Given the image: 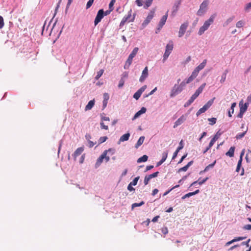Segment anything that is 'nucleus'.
Segmentation results:
<instances>
[{
    "label": "nucleus",
    "instance_id": "9b49d317",
    "mask_svg": "<svg viewBox=\"0 0 251 251\" xmlns=\"http://www.w3.org/2000/svg\"><path fill=\"white\" fill-rule=\"evenodd\" d=\"M174 49V44L172 41H170L165 47V51L164 53L170 54Z\"/></svg>",
    "mask_w": 251,
    "mask_h": 251
},
{
    "label": "nucleus",
    "instance_id": "49530a36",
    "mask_svg": "<svg viewBox=\"0 0 251 251\" xmlns=\"http://www.w3.org/2000/svg\"><path fill=\"white\" fill-rule=\"evenodd\" d=\"M128 73L127 72H124L122 75L121 79H123V80H126V79L128 77Z\"/></svg>",
    "mask_w": 251,
    "mask_h": 251
},
{
    "label": "nucleus",
    "instance_id": "f8f14e48",
    "mask_svg": "<svg viewBox=\"0 0 251 251\" xmlns=\"http://www.w3.org/2000/svg\"><path fill=\"white\" fill-rule=\"evenodd\" d=\"M181 3V0H177L175 1L174 4L173 6L172 15H175L177 12L179 7Z\"/></svg>",
    "mask_w": 251,
    "mask_h": 251
},
{
    "label": "nucleus",
    "instance_id": "864d4df0",
    "mask_svg": "<svg viewBox=\"0 0 251 251\" xmlns=\"http://www.w3.org/2000/svg\"><path fill=\"white\" fill-rule=\"evenodd\" d=\"M244 25V23L242 21H238L236 25V26L237 28L242 27Z\"/></svg>",
    "mask_w": 251,
    "mask_h": 251
},
{
    "label": "nucleus",
    "instance_id": "b1692460",
    "mask_svg": "<svg viewBox=\"0 0 251 251\" xmlns=\"http://www.w3.org/2000/svg\"><path fill=\"white\" fill-rule=\"evenodd\" d=\"M235 149V147H231L229 148L228 151L226 153V155L230 157H233L234 154Z\"/></svg>",
    "mask_w": 251,
    "mask_h": 251
},
{
    "label": "nucleus",
    "instance_id": "bb28decb",
    "mask_svg": "<svg viewBox=\"0 0 251 251\" xmlns=\"http://www.w3.org/2000/svg\"><path fill=\"white\" fill-rule=\"evenodd\" d=\"M132 60L133 59L129 57V56L128 57L126 63H125V64L124 65V69H128L130 66V65L132 63Z\"/></svg>",
    "mask_w": 251,
    "mask_h": 251
},
{
    "label": "nucleus",
    "instance_id": "39448f33",
    "mask_svg": "<svg viewBox=\"0 0 251 251\" xmlns=\"http://www.w3.org/2000/svg\"><path fill=\"white\" fill-rule=\"evenodd\" d=\"M154 12L153 11H151L149 13L147 17L144 20L141 25V29H144L146 26L150 23L151 21L152 20L154 16Z\"/></svg>",
    "mask_w": 251,
    "mask_h": 251
},
{
    "label": "nucleus",
    "instance_id": "6e6d98bb",
    "mask_svg": "<svg viewBox=\"0 0 251 251\" xmlns=\"http://www.w3.org/2000/svg\"><path fill=\"white\" fill-rule=\"evenodd\" d=\"M125 82V80H123V79H120L118 86V88H121L122 87H123V86L124 85Z\"/></svg>",
    "mask_w": 251,
    "mask_h": 251
},
{
    "label": "nucleus",
    "instance_id": "680f3d73",
    "mask_svg": "<svg viewBox=\"0 0 251 251\" xmlns=\"http://www.w3.org/2000/svg\"><path fill=\"white\" fill-rule=\"evenodd\" d=\"M4 26L3 18L1 16H0V29H1Z\"/></svg>",
    "mask_w": 251,
    "mask_h": 251
},
{
    "label": "nucleus",
    "instance_id": "bf43d9fd",
    "mask_svg": "<svg viewBox=\"0 0 251 251\" xmlns=\"http://www.w3.org/2000/svg\"><path fill=\"white\" fill-rule=\"evenodd\" d=\"M159 173V172H154V173H152V174L149 175L148 176L151 179L152 178L157 177L158 176Z\"/></svg>",
    "mask_w": 251,
    "mask_h": 251
},
{
    "label": "nucleus",
    "instance_id": "5701e85b",
    "mask_svg": "<svg viewBox=\"0 0 251 251\" xmlns=\"http://www.w3.org/2000/svg\"><path fill=\"white\" fill-rule=\"evenodd\" d=\"M130 137V133H127L124 135H123L122 136H121L119 141V144H120L122 142H125L126 141L129 139V138Z\"/></svg>",
    "mask_w": 251,
    "mask_h": 251
},
{
    "label": "nucleus",
    "instance_id": "338daca9",
    "mask_svg": "<svg viewBox=\"0 0 251 251\" xmlns=\"http://www.w3.org/2000/svg\"><path fill=\"white\" fill-rule=\"evenodd\" d=\"M195 78L191 75L187 78H186L187 82L189 83L191 82Z\"/></svg>",
    "mask_w": 251,
    "mask_h": 251
},
{
    "label": "nucleus",
    "instance_id": "e433bc0d",
    "mask_svg": "<svg viewBox=\"0 0 251 251\" xmlns=\"http://www.w3.org/2000/svg\"><path fill=\"white\" fill-rule=\"evenodd\" d=\"M145 202L143 201H141L140 203H134L131 205V209H133L135 207H139L144 204Z\"/></svg>",
    "mask_w": 251,
    "mask_h": 251
},
{
    "label": "nucleus",
    "instance_id": "de8ad7c7",
    "mask_svg": "<svg viewBox=\"0 0 251 251\" xmlns=\"http://www.w3.org/2000/svg\"><path fill=\"white\" fill-rule=\"evenodd\" d=\"M151 179V178L150 177V176H146L144 178V183L145 185H147L148 183L150 180Z\"/></svg>",
    "mask_w": 251,
    "mask_h": 251
},
{
    "label": "nucleus",
    "instance_id": "8fccbe9b",
    "mask_svg": "<svg viewBox=\"0 0 251 251\" xmlns=\"http://www.w3.org/2000/svg\"><path fill=\"white\" fill-rule=\"evenodd\" d=\"M144 2H145L144 0H136L135 1L136 4L139 7L143 6Z\"/></svg>",
    "mask_w": 251,
    "mask_h": 251
},
{
    "label": "nucleus",
    "instance_id": "412c9836",
    "mask_svg": "<svg viewBox=\"0 0 251 251\" xmlns=\"http://www.w3.org/2000/svg\"><path fill=\"white\" fill-rule=\"evenodd\" d=\"M104 157H105L104 155H102L101 154L99 156V157L97 159V161H96V164H95V168H98L100 166V165L103 162V160L104 159Z\"/></svg>",
    "mask_w": 251,
    "mask_h": 251
},
{
    "label": "nucleus",
    "instance_id": "72a5a7b5",
    "mask_svg": "<svg viewBox=\"0 0 251 251\" xmlns=\"http://www.w3.org/2000/svg\"><path fill=\"white\" fill-rule=\"evenodd\" d=\"M247 131H248V128H247V129L244 132H243V133H239L237 134L236 135V138L237 140L241 139L243 137H244V136L245 135V134L247 132Z\"/></svg>",
    "mask_w": 251,
    "mask_h": 251
},
{
    "label": "nucleus",
    "instance_id": "9d476101",
    "mask_svg": "<svg viewBox=\"0 0 251 251\" xmlns=\"http://www.w3.org/2000/svg\"><path fill=\"white\" fill-rule=\"evenodd\" d=\"M168 11L166 12L165 15L162 17L161 19H160L157 26L158 30H160L162 28L163 25L165 24V23L168 17Z\"/></svg>",
    "mask_w": 251,
    "mask_h": 251
},
{
    "label": "nucleus",
    "instance_id": "7c9ffc66",
    "mask_svg": "<svg viewBox=\"0 0 251 251\" xmlns=\"http://www.w3.org/2000/svg\"><path fill=\"white\" fill-rule=\"evenodd\" d=\"M236 105V102H233L231 104L230 109L228 111V116L229 117L232 116V114L234 113V108Z\"/></svg>",
    "mask_w": 251,
    "mask_h": 251
},
{
    "label": "nucleus",
    "instance_id": "393cba45",
    "mask_svg": "<svg viewBox=\"0 0 251 251\" xmlns=\"http://www.w3.org/2000/svg\"><path fill=\"white\" fill-rule=\"evenodd\" d=\"M145 137L144 136H141L138 140L137 141V142L135 145V148L137 149L140 146L142 145V144L143 143L144 141L145 140Z\"/></svg>",
    "mask_w": 251,
    "mask_h": 251
},
{
    "label": "nucleus",
    "instance_id": "4d7b16f0",
    "mask_svg": "<svg viewBox=\"0 0 251 251\" xmlns=\"http://www.w3.org/2000/svg\"><path fill=\"white\" fill-rule=\"evenodd\" d=\"M94 0H89L87 2V4H86V9H88L93 4V2H94Z\"/></svg>",
    "mask_w": 251,
    "mask_h": 251
},
{
    "label": "nucleus",
    "instance_id": "1a4fd4ad",
    "mask_svg": "<svg viewBox=\"0 0 251 251\" xmlns=\"http://www.w3.org/2000/svg\"><path fill=\"white\" fill-rule=\"evenodd\" d=\"M187 115H182L174 123V125L173 127L174 128H176L179 125H181L185 121H186L187 119Z\"/></svg>",
    "mask_w": 251,
    "mask_h": 251
},
{
    "label": "nucleus",
    "instance_id": "13d9d810",
    "mask_svg": "<svg viewBox=\"0 0 251 251\" xmlns=\"http://www.w3.org/2000/svg\"><path fill=\"white\" fill-rule=\"evenodd\" d=\"M208 179V177H206L202 180H201V178H199V180H198L199 184L202 185V184L205 183L207 180Z\"/></svg>",
    "mask_w": 251,
    "mask_h": 251
},
{
    "label": "nucleus",
    "instance_id": "c9c22d12",
    "mask_svg": "<svg viewBox=\"0 0 251 251\" xmlns=\"http://www.w3.org/2000/svg\"><path fill=\"white\" fill-rule=\"evenodd\" d=\"M104 72L103 69L100 70L99 72H97V75H96L95 78L96 80H98L101 76L102 75Z\"/></svg>",
    "mask_w": 251,
    "mask_h": 251
},
{
    "label": "nucleus",
    "instance_id": "0eeeda50",
    "mask_svg": "<svg viewBox=\"0 0 251 251\" xmlns=\"http://www.w3.org/2000/svg\"><path fill=\"white\" fill-rule=\"evenodd\" d=\"M104 10L103 9H100L97 14L96 17L95 19L94 24L95 25H97L101 20V19L104 17Z\"/></svg>",
    "mask_w": 251,
    "mask_h": 251
},
{
    "label": "nucleus",
    "instance_id": "79ce46f5",
    "mask_svg": "<svg viewBox=\"0 0 251 251\" xmlns=\"http://www.w3.org/2000/svg\"><path fill=\"white\" fill-rule=\"evenodd\" d=\"M208 121L210 122L209 124L212 126L216 123L217 119L216 118H208Z\"/></svg>",
    "mask_w": 251,
    "mask_h": 251
},
{
    "label": "nucleus",
    "instance_id": "a19ab883",
    "mask_svg": "<svg viewBox=\"0 0 251 251\" xmlns=\"http://www.w3.org/2000/svg\"><path fill=\"white\" fill-rule=\"evenodd\" d=\"M141 95H142V94L140 93V92L138 90L133 95V98H134L136 100H138L139 99V98L141 97Z\"/></svg>",
    "mask_w": 251,
    "mask_h": 251
},
{
    "label": "nucleus",
    "instance_id": "a211bd4d",
    "mask_svg": "<svg viewBox=\"0 0 251 251\" xmlns=\"http://www.w3.org/2000/svg\"><path fill=\"white\" fill-rule=\"evenodd\" d=\"M84 147H81L77 148L75 151L74 152V153L73 154V156L75 160L78 156H79V155H80L82 153V152L84 151Z\"/></svg>",
    "mask_w": 251,
    "mask_h": 251
},
{
    "label": "nucleus",
    "instance_id": "5fc2aeb1",
    "mask_svg": "<svg viewBox=\"0 0 251 251\" xmlns=\"http://www.w3.org/2000/svg\"><path fill=\"white\" fill-rule=\"evenodd\" d=\"M199 73V71H198V70H197L196 68L194 69V70L193 71L192 74H191V75L194 76L195 78H196L198 74Z\"/></svg>",
    "mask_w": 251,
    "mask_h": 251
},
{
    "label": "nucleus",
    "instance_id": "37998d69",
    "mask_svg": "<svg viewBox=\"0 0 251 251\" xmlns=\"http://www.w3.org/2000/svg\"><path fill=\"white\" fill-rule=\"evenodd\" d=\"M167 156H168V151H164L162 153V158L161 160H162L163 162H164L166 160Z\"/></svg>",
    "mask_w": 251,
    "mask_h": 251
},
{
    "label": "nucleus",
    "instance_id": "603ef678",
    "mask_svg": "<svg viewBox=\"0 0 251 251\" xmlns=\"http://www.w3.org/2000/svg\"><path fill=\"white\" fill-rule=\"evenodd\" d=\"M247 237L245 236V237H235L233 239V241L234 242H237V241H241V240H243L244 239H245Z\"/></svg>",
    "mask_w": 251,
    "mask_h": 251
},
{
    "label": "nucleus",
    "instance_id": "4c0bfd02",
    "mask_svg": "<svg viewBox=\"0 0 251 251\" xmlns=\"http://www.w3.org/2000/svg\"><path fill=\"white\" fill-rule=\"evenodd\" d=\"M139 178H140V176H138L135 177L134 178V179L131 182H130L129 183L130 184V185L135 186L137 185L138 181L139 180Z\"/></svg>",
    "mask_w": 251,
    "mask_h": 251
},
{
    "label": "nucleus",
    "instance_id": "473e14b6",
    "mask_svg": "<svg viewBox=\"0 0 251 251\" xmlns=\"http://www.w3.org/2000/svg\"><path fill=\"white\" fill-rule=\"evenodd\" d=\"M148 156L147 155H144L137 160L138 163L145 162L147 161Z\"/></svg>",
    "mask_w": 251,
    "mask_h": 251
},
{
    "label": "nucleus",
    "instance_id": "f3484780",
    "mask_svg": "<svg viewBox=\"0 0 251 251\" xmlns=\"http://www.w3.org/2000/svg\"><path fill=\"white\" fill-rule=\"evenodd\" d=\"M146 111H147L146 108H145L144 107H142L140 110H139L138 112H137L135 114L134 116L132 118V121L135 120V119H136L137 118L139 117L142 114L146 113Z\"/></svg>",
    "mask_w": 251,
    "mask_h": 251
},
{
    "label": "nucleus",
    "instance_id": "f03ea898",
    "mask_svg": "<svg viewBox=\"0 0 251 251\" xmlns=\"http://www.w3.org/2000/svg\"><path fill=\"white\" fill-rule=\"evenodd\" d=\"M208 0H204L200 5V9L197 11V15L199 16H203L207 11L208 5Z\"/></svg>",
    "mask_w": 251,
    "mask_h": 251
},
{
    "label": "nucleus",
    "instance_id": "3c124183",
    "mask_svg": "<svg viewBox=\"0 0 251 251\" xmlns=\"http://www.w3.org/2000/svg\"><path fill=\"white\" fill-rule=\"evenodd\" d=\"M115 2V0H111L109 4V9H111L112 11L114 9V4Z\"/></svg>",
    "mask_w": 251,
    "mask_h": 251
},
{
    "label": "nucleus",
    "instance_id": "20e7f679",
    "mask_svg": "<svg viewBox=\"0 0 251 251\" xmlns=\"http://www.w3.org/2000/svg\"><path fill=\"white\" fill-rule=\"evenodd\" d=\"M183 90V89L178 84H175L171 90L170 97H175L180 94Z\"/></svg>",
    "mask_w": 251,
    "mask_h": 251
},
{
    "label": "nucleus",
    "instance_id": "6ab92c4d",
    "mask_svg": "<svg viewBox=\"0 0 251 251\" xmlns=\"http://www.w3.org/2000/svg\"><path fill=\"white\" fill-rule=\"evenodd\" d=\"M249 104L247 102H246L243 104V100H242L239 102L240 110L241 111H242V112L245 113L248 109Z\"/></svg>",
    "mask_w": 251,
    "mask_h": 251
},
{
    "label": "nucleus",
    "instance_id": "423d86ee",
    "mask_svg": "<svg viewBox=\"0 0 251 251\" xmlns=\"http://www.w3.org/2000/svg\"><path fill=\"white\" fill-rule=\"evenodd\" d=\"M221 135V133L219 131L216 133V134L214 135V137L211 140L209 145L203 151V153H205L208 150L210 149L212 146L214 145L216 140L218 139L219 137Z\"/></svg>",
    "mask_w": 251,
    "mask_h": 251
},
{
    "label": "nucleus",
    "instance_id": "c756f323",
    "mask_svg": "<svg viewBox=\"0 0 251 251\" xmlns=\"http://www.w3.org/2000/svg\"><path fill=\"white\" fill-rule=\"evenodd\" d=\"M235 17L234 16H231L228 18L223 24V26L224 27L227 26L232 21L234 20Z\"/></svg>",
    "mask_w": 251,
    "mask_h": 251
},
{
    "label": "nucleus",
    "instance_id": "cd10ccee",
    "mask_svg": "<svg viewBox=\"0 0 251 251\" xmlns=\"http://www.w3.org/2000/svg\"><path fill=\"white\" fill-rule=\"evenodd\" d=\"M216 160H215L212 163L209 164L205 168L204 170L202 171H201L200 174H201L203 172H206L208 171L210 169L213 168L216 164Z\"/></svg>",
    "mask_w": 251,
    "mask_h": 251
},
{
    "label": "nucleus",
    "instance_id": "ea45409f",
    "mask_svg": "<svg viewBox=\"0 0 251 251\" xmlns=\"http://www.w3.org/2000/svg\"><path fill=\"white\" fill-rule=\"evenodd\" d=\"M107 139V137L106 136L100 137L98 140L99 144H100L101 143H104V142H105L106 141Z\"/></svg>",
    "mask_w": 251,
    "mask_h": 251
},
{
    "label": "nucleus",
    "instance_id": "2eb2a0df",
    "mask_svg": "<svg viewBox=\"0 0 251 251\" xmlns=\"http://www.w3.org/2000/svg\"><path fill=\"white\" fill-rule=\"evenodd\" d=\"M206 83H204L202 84L196 91L194 93V94L192 95L193 97H195L196 99L197 98V97L199 96L200 94L202 93L203 91L204 87H205Z\"/></svg>",
    "mask_w": 251,
    "mask_h": 251
},
{
    "label": "nucleus",
    "instance_id": "4be33fe9",
    "mask_svg": "<svg viewBox=\"0 0 251 251\" xmlns=\"http://www.w3.org/2000/svg\"><path fill=\"white\" fill-rule=\"evenodd\" d=\"M95 100H90L88 104L86 105L85 107V111H87V110H91L92 107L94 106L95 105Z\"/></svg>",
    "mask_w": 251,
    "mask_h": 251
},
{
    "label": "nucleus",
    "instance_id": "f704fd0d",
    "mask_svg": "<svg viewBox=\"0 0 251 251\" xmlns=\"http://www.w3.org/2000/svg\"><path fill=\"white\" fill-rule=\"evenodd\" d=\"M152 1L153 0H145L144 8L145 9H147L148 7H149L152 4Z\"/></svg>",
    "mask_w": 251,
    "mask_h": 251
},
{
    "label": "nucleus",
    "instance_id": "4468645a",
    "mask_svg": "<svg viewBox=\"0 0 251 251\" xmlns=\"http://www.w3.org/2000/svg\"><path fill=\"white\" fill-rule=\"evenodd\" d=\"M206 83H204L202 84L196 91L194 93V94L192 95L193 97H195L196 99L197 98V97L199 96L200 94L202 93L203 91L204 87H205Z\"/></svg>",
    "mask_w": 251,
    "mask_h": 251
},
{
    "label": "nucleus",
    "instance_id": "a878e982",
    "mask_svg": "<svg viewBox=\"0 0 251 251\" xmlns=\"http://www.w3.org/2000/svg\"><path fill=\"white\" fill-rule=\"evenodd\" d=\"M207 63L206 59H204L203 60V61L200 64L199 66H198L196 69L198 70V71H200L201 70H202L204 67L205 66Z\"/></svg>",
    "mask_w": 251,
    "mask_h": 251
},
{
    "label": "nucleus",
    "instance_id": "774afa93",
    "mask_svg": "<svg viewBox=\"0 0 251 251\" xmlns=\"http://www.w3.org/2000/svg\"><path fill=\"white\" fill-rule=\"evenodd\" d=\"M251 8V2H249L247 4L245 7V10L246 11H249Z\"/></svg>",
    "mask_w": 251,
    "mask_h": 251
},
{
    "label": "nucleus",
    "instance_id": "aec40b11",
    "mask_svg": "<svg viewBox=\"0 0 251 251\" xmlns=\"http://www.w3.org/2000/svg\"><path fill=\"white\" fill-rule=\"evenodd\" d=\"M200 193V190L199 189L196 190L194 192H190V193H188L185 195H184L183 196H182L181 197V199L182 200H184L186 198H189L191 196H194L198 193Z\"/></svg>",
    "mask_w": 251,
    "mask_h": 251
},
{
    "label": "nucleus",
    "instance_id": "dca6fc26",
    "mask_svg": "<svg viewBox=\"0 0 251 251\" xmlns=\"http://www.w3.org/2000/svg\"><path fill=\"white\" fill-rule=\"evenodd\" d=\"M131 13H132V10L130 9L126 15H125L123 19L124 20L126 21V22L128 21V22H133L135 19V14L133 15V17L131 18Z\"/></svg>",
    "mask_w": 251,
    "mask_h": 251
},
{
    "label": "nucleus",
    "instance_id": "69168bd1",
    "mask_svg": "<svg viewBox=\"0 0 251 251\" xmlns=\"http://www.w3.org/2000/svg\"><path fill=\"white\" fill-rule=\"evenodd\" d=\"M146 88H147V85H143L142 87H141L138 90V91L140 92V93L142 94L143 92H144L145 91V90L146 89Z\"/></svg>",
    "mask_w": 251,
    "mask_h": 251
},
{
    "label": "nucleus",
    "instance_id": "a18cd8bd",
    "mask_svg": "<svg viewBox=\"0 0 251 251\" xmlns=\"http://www.w3.org/2000/svg\"><path fill=\"white\" fill-rule=\"evenodd\" d=\"M181 147L177 148L176 150L174 152L173 155L172 157V159H174L176 157L178 152L180 150H181Z\"/></svg>",
    "mask_w": 251,
    "mask_h": 251
},
{
    "label": "nucleus",
    "instance_id": "e2e57ef3",
    "mask_svg": "<svg viewBox=\"0 0 251 251\" xmlns=\"http://www.w3.org/2000/svg\"><path fill=\"white\" fill-rule=\"evenodd\" d=\"M161 230L162 233L164 235H166L168 233V230L167 227H162Z\"/></svg>",
    "mask_w": 251,
    "mask_h": 251
},
{
    "label": "nucleus",
    "instance_id": "052dcab7",
    "mask_svg": "<svg viewBox=\"0 0 251 251\" xmlns=\"http://www.w3.org/2000/svg\"><path fill=\"white\" fill-rule=\"evenodd\" d=\"M100 128L101 129H105V130H107L108 129V126L105 125L103 122H101L100 123Z\"/></svg>",
    "mask_w": 251,
    "mask_h": 251
},
{
    "label": "nucleus",
    "instance_id": "f257e3e1",
    "mask_svg": "<svg viewBox=\"0 0 251 251\" xmlns=\"http://www.w3.org/2000/svg\"><path fill=\"white\" fill-rule=\"evenodd\" d=\"M215 16V14L212 15L207 20L205 21L203 25L200 27L198 31L199 35H201L205 31L208 29L210 25L213 23Z\"/></svg>",
    "mask_w": 251,
    "mask_h": 251
},
{
    "label": "nucleus",
    "instance_id": "7ed1b4c3",
    "mask_svg": "<svg viewBox=\"0 0 251 251\" xmlns=\"http://www.w3.org/2000/svg\"><path fill=\"white\" fill-rule=\"evenodd\" d=\"M215 98L209 100L196 113L197 117L201 114L204 113L213 103Z\"/></svg>",
    "mask_w": 251,
    "mask_h": 251
},
{
    "label": "nucleus",
    "instance_id": "58836bf2",
    "mask_svg": "<svg viewBox=\"0 0 251 251\" xmlns=\"http://www.w3.org/2000/svg\"><path fill=\"white\" fill-rule=\"evenodd\" d=\"M107 151V153H109L110 155H113L115 153L116 150L114 148H109L108 150H105Z\"/></svg>",
    "mask_w": 251,
    "mask_h": 251
},
{
    "label": "nucleus",
    "instance_id": "c85d7f7f",
    "mask_svg": "<svg viewBox=\"0 0 251 251\" xmlns=\"http://www.w3.org/2000/svg\"><path fill=\"white\" fill-rule=\"evenodd\" d=\"M196 99L195 97H193V96H192L191 97V98L189 99V100L186 102L185 103V104L184 105V106L185 107H188L189 106H190L194 102V101Z\"/></svg>",
    "mask_w": 251,
    "mask_h": 251
},
{
    "label": "nucleus",
    "instance_id": "ddd939ff",
    "mask_svg": "<svg viewBox=\"0 0 251 251\" xmlns=\"http://www.w3.org/2000/svg\"><path fill=\"white\" fill-rule=\"evenodd\" d=\"M148 68L146 67L142 71V75L139 78V81L141 82H143L148 76Z\"/></svg>",
    "mask_w": 251,
    "mask_h": 251
},
{
    "label": "nucleus",
    "instance_id": "2f4dec72",
    "mask_svg": "<svg viewBox=\"0 0 251 251\" xmlns=\"http://www.w3.org/2000/svg\"><path fill=\"white\" fill-rule=\"evenodd\" d=\"M138 50H139L138 48H137V47L134 48L128 56L133 59L137 54V53L138 51Z\"/></svg>",
    "mask_w": 251,
    "mask_h": 251
},
{
    "label": "nucleus",
    "instance_id": "09e8293b",
    "mask_svg": "<svg viewBox=\"0 0 251 251\" xmlns=\"http://www.w3.org/2000/svg\"><path fill=\"white\" fill-rule=\"evenodd\" d=\"M188 84V83L187 82V80L186 79H185L184 80H183L181 83H180L179 84H178L183 89H184V88L185 87V85Z\"/></svg>",
    "mask_w": 251,
    "mask_h": 251
},
{
    "label": "nucleus",
    "instance_id": "6e6552de",
    "mask_svg": "<svg viewBox=\"0 0 251 251\" xmlns=\"http://www.w3.org/2000/svg\"><path fill=\"white\" fill-rule=\"evenodd\" d=\"M188 25L189 24L188 22H185L180 25L178 31V36L179 37H182L184 35L188 27Z\"/></svg>",
    "mask_w": 251,
    "mask_h": 251
},
{
    "label": "nucleus",
    "instance_id": "0e129e2a",
    "mask_svg": "<svg viewBox=\"0 0 251 251\" xmlns=\"http://www.w3.org/2000/svg\"><path fill=\"white\" fill-rule=\"evenodd\" d=\"M103 100H108L109 99V95L107 93H104L103 95Z\"/></svg>",
    "mask_w": 251,
    "mask_h": 251
},
{
    "label": "nucleus",
    "instance_id": "c03bdc74",
    "mask_svg": "<svg viewBox=\"0 0 251 251\" xmlns=\"http://www.w3.org/2000/svg\"><path fill=\"white\" fill-rule=\"evenodd\" d=\"M107 151H104L102 153V154L104 155V156H105V157H104V159H105L106 162H108L110 160V157L109 156L107 155Z\"/></svg>",
    "mask_w": 251,
    "mask_h": 251
}]
</instances>
